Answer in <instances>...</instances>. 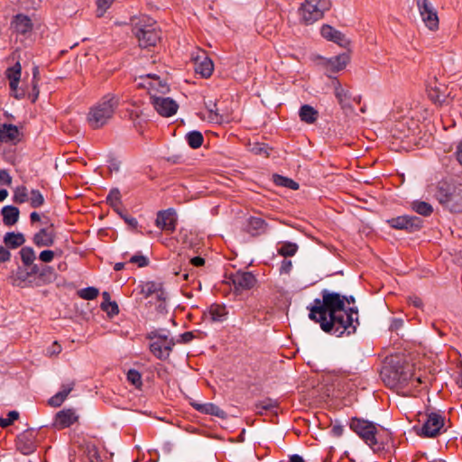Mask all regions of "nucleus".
<instances>
[{
    "mask_svg": "<svg viewBox=\"0 0 462 462\" xmlns=\"http://www.w3.org/2000/svg\"><path fill=\"white\" fill-rule=\"evenodd\" d=\"M457 158L458 162L462 165V143L457 147Z\"/></svg>",
    "mask_w": 462,
    "mask_h": 462,
    "instance_id": "nucleus-64",
    "label": "nucleus"
},
{
    "mask_svg": "<svg viewBox=\"0 0 462 462\" xmlns=\"http://www.w3.org/2000/svg\"><path fill=\"white\" fill-rule=\"evenodd\" d=\"M6 77L8 79H14V81H20L21 65L19 62L6 69Z\"/></svg>",
    "mask_w": 462,
    "mask_h": 462,
    "instance_id": "nucleus-41",
    "label": "nucleus"
},
{
    "mask_svg": "<svg viewBox=\"0 0 462 462\" xmlns=\"http://www.w3.org/2000/svg\"><path fill=\"white\" fill-rule=\"evenodd\" d=\"M77 419L78 417L73 410H62L57 413L55 424L58 428L64 429L72 425Z\"/></svg>",
    "mask_w": 462,
    "mask_h": 462,
    "instance_id": "nucleus-23",
    "label": "nucleus"
},
{
    "mask_svg": "<svg viewBox=\"0 0 462 462\" xmlns=\"http://www.w3.org/2000/svg\"><path fill=\"white\" fill-rule=\"evenodd\" d=\"M151 102L154 109L162 116H171L178 110L177 103L170 97H161L152 94Z\"/></svg>",
    "mask_w": 462,
    "mask_h": 462,
    "instance_id": "nucleus-13",
    "label": "nucleus"
},
{
    "mask_svg": "<svg viewBox=\"0 0 462 462\" xmlns=\"http://www.w3.org/2000/svg\"><path fill=\"white\" fill-rule=\"evenodd\" d=\"M141 293L148 298L152 295H156L159 300H165V292L162 288V283L158 282H146L141 285Z\"/></svg>",
    "mask_w": 462,
    "mask_h": 462,
    "instance_id": "nucleus-20",
    "label": "nucleus"
},
{
    "mask_svg": "<svg viewBox=\"0 0 462 462\" xmlns=\"http://www.w3.org/2000/svg\"><path fill=\"white\" fill-rule=\"evenodd\" d=\"M330 7V0H305L299 10L300 19L306 24H312L321 19Z\"/></svg>",
    "mask_w": 462,
    "mask_h": 462,
    "instance_id": "nucleus-7",
    "label": "nucleus"
},
{
    "mask_svg": "<svg viewBox=\"0 0 462 462\" xmlns=\"http://www.w3.org/2000/svg\"><path fill=\"white\" fill-rule=\"evenodd\" d=\"M410 304L413 305L416 308H421L422 307V300L420 298L417 296H411L409 298Z\"/></svg>",
    "mask_w": 462,
    "mask_h": 462,
    "instance_id": "nucleus-58",
    "label": "nucleus"
},
{
    "mask_svg": "<svg viewBox=\"0 0 462 462\" xmlns=\"http://www.w3.org/2000/svg\"><path fill=\"white\" fill-rule=\"evenodd\" d=\"M119 105V97L114 94L104 96L96 105L90 107L87 122L92 129H98L106 125L113 117Z\"/></svg>",
    "mask_w": 462,
    "mask_h": 462,
    "instance_id": "nucleus-4",
    "label": "nucleus"
},
{
    "mask_svg": "<svg viewBox=\"0 0 462 462\" xmlns=\"http://www.w3.org/2000/svg\"><path fill=\"white\" fill-rule=\"evenodd\" d=\"M140 81L137 83V86L140 88H147L150 93V98L152 99V94H166L169 91V87L167 83L162 80L155 74H146L144 76H140Z\"/></svg>",
    "mask_w": 462,
    "mask_h": 462,
    "instance_id": "nucleus-10",
    "label": "nucleus"
},
{
    "mask_svg": "<svg viewBox=\"0 0 462 462\" xmlns=\"http://www.w3.org/2000/svg\"><path fill=\"white\" fill-rule=\"evenodd\" d=\"M11 27L18 33H25L29 31V16L17 14L14 17Z\"/></svg>",
    "mask_w": 462,
    "mask_h": 462,
    "instance_id": "nucleus-29",
    "label": "nucleus"
},
{
    "mask_svg": "<svg viewBox=\"0 0 462 462\" xmlns=\"http://www.w3.org/2000/svg\"><path fill=\"white\" fill-rule=\"evenodd\" d=\"M133 31L142 48L155 46L161 39V31L155 22H139L134 24Z\"/></svg>",
    "mask_w": 462,
    "mask_h": 462,
    "instance_id": "nucleus-8",
    "label": "nucleus"
},
{
    "mask_svg": "<svg viewBox=\"0 0 462 462\" xmlns=\"http://www.w3.org/2000/svg\"><path fill=\"white\" fill-rule=\"evenodd\" d=\"M1 214L3 222L7 226H13L18 221L19 209L14 206H5L1 210Z\"/></svg>",
    "mask_w": 462,
    "mask_h": 462,
    "instance_id": "nucleus-27",
    "label": "nucleus"
},
{
    "mask_svg": "<svg viewBox=\"0 0 462 462\" xmlns=\"http://www.w3.org/2000/svg\"><path fill=\"white\" fill-rule=\"evenodd\" d=\"M127 380L135 387H140L142 385V375L141 374L134 369H130L127 373Z\"/></svg>",
    "mask_w": 462,
    "mask_h": 462,
    "instance_id": "nucleus-43",
    "label": "nucleus"
},
{
    "mask_svg": "<svg viewBox=\"0 0 462 462\" xmlns=\"http://www.w3.org/2000/svg\"><path fill=\"white\" fill-rule=\"evenodd\" d=\"M182 343H189L194 338L193 332H184L181 336Z\"/></svg>",
    "mask_w": 462,
    "mask_h": 462,
    "instance_id": "nucleus-59",
    "label": "nucleus"
},
{
    "mask_svg": "<svg viewBox=\"0 0 462 462\" xmlns=\"http://www.w3.org/2000/svg\"><path fill=\"white\" fill-rule=\"evenodd\" d=\"M54 258V252L51 250H43L40 253L39 259L43 263H51Z\"/></svg>",
    "mask_w": 462,
    "mask_h": 462,
    "instance_id": "nucleus-52",
    "label": "nucleus"
},
{
    "mask_svg": "<svg viewBox=\"0 0 462 462\" xmlns=\"http://www.w3.org/2000/svg\"><path fill=\"white\" fill-rule=\"evenodd\" d=\"M349 58L346 54L335 56L328 60V67L334 72L342 70L346 68Z\"/></svg>",
    "mask_w": 462,
    "mask_h": 462,
    "instance_id": "nucleus-31",
    "label": "nucleus"
},
{
    "mask_svg": "<svg viewBox=\"0 0 462 462\" xmlns=\"http://www.w3.org/2000/svg\"><path fill=\"white\" fill-rule=\"evenodd\" d=\"M228 280L233 284L236 294L252 289L257 281L252 273L241 271L230 274Z\"/></svg>",
    "mask_w": 462,
    "mask_h": 462,
    "instance_id": "nucleus-11",
    "label": "nucleus"
},
{
    "mask_svg": "<svg viewBox=\"0 0 462 462\" xmlns=\"http://www.w3.org/2000/svg\"><path fill=\"white\" fill-rule=\"evenodd\" d=\"M267 223L260 217H251L247 220L246 231L252 236H260L267 231Z\"/></svg>",
    "mask_w": 462,
    "mask_h": 462,
    "instance_id": "nucleus-24",
    "label": "nucleus"
},
{
    "mask_svg": "<svg viewBox=\"0 0 462 462\" xmlns=\"http://www.w3.org/2000/svg\"><path fill=\"white\" fill-rule=\"evenodd\" d=\"M427 92L429 97L435 103L442 102L444 100L445 92L442 86L437 81L427 85Z\"/></svg>",
    "mask_w": 462,
    "mask_h": 462,
    "instance_id": "nucleus-28",
    "label": "nucleus"
},
{
    "mask_svg": "<svg viewBox=\"0 0 462 462\" xmlns=\"http://www.w3.org/2000/svg\"><path fill=\"white\" fill-rule=\"evenodd\" d=\"M177 217L172 209L160 211L156 217V226L165 231L173 232L176 228Z\"/></svg>",
    "mask_w": 462,
    "mask_h": 462,
    "instance_id": "nucleus-16",
    "label": "nucleus"
},
{
    "mask_svg": "<svg viewBox=\"0 0 462 462\" xmlns=\"http://www.w3.org/2000/svg\"><path fill=\"white\" fill-rule=\"evenodd\" d=\"M151 339H155L158 341H174L172 338H169L168 334L164 331L162 332H152L149 335Z\"/></svg>",
    "mask_w": 462,
    "mask_h": 462,
    "instance_id": "nucleus-51",
    "label": "nucleus"
},
{
    "mask_svg": "<svg viewBox=\"0 0 462 462\" xmlns=\"http://www.w3.org/2000/svg\"><path fill=\"white\" fill-rule=\"evenodd\" d=\"M288 462H304V459L300 455H292L290 457Z\"/></svg>",
    "mask_w": 462,
    "mask_h": 462,
    "instance_id": "nucleus-63",
    "label": "nucleus"
},
{
    "mask_svg": "<svg viewBox=\"0 0 462 462\" xmlns=\"http://www.w3.org/2000/svg\"><path fill=\"white\" fill-rule=\"evenodd\" d=\"M413 365L391 358L386 361L381 370V378L389 387L406 386L410 383L413 386L421 383L420 377H414Z\"/></svg>",
    "mask_w": 462,
    "mask_h": 462,
    "instance_id": "nucleus-2",
    "label": "nucleus"
},
{
    "mask_svg": "<svg viewBox=\"0 0 462 462\" xmlns=\"http://www.w3.org/2000/svg\"><path fill=\"white\" fill-rule=\"evenodd\" d=\"M5 244L11 248H16L25 242V238L21 233L8 232L4 237Z\"/></svg>",
    "mask_w": 462,
    "mask_h": 462,
    "instance_id": "nucleus-32",
    "label": "nucleus"
},
{
    "mask_svg": "<svg viewBox=\"0 0 462 462\" xmlns=\"http://www.w3.org/2000/svg\"><path fill=\"white\" fill-rule=\"evenodd\" d=\"M130 263H135L139 267H145L148 265L149 260L142 254H135L130 258Z\"/></svg>",
    "mask_w": 462,
    "mask_h": 462,
    "instance_id": "nucleus-50",
    "label": "nucleus"
},
{
    "mask_svg": "<svg viewBox=\"0 0 462 462\" xmlns=\"http://www.w3.org/2000/svg\"><path fill=\"white\" fill-rule=\"evenodd\" d=\"M19 130L11 124L0 125V142L8 143L18 139Z\"/></svg>",
    "mask_w": 462,
    "mask_h": 462,
    "instance_id": "nucleus-25",
    "label": "nucleus"
},
{
    "mask_svg": "<svg viewBox=\"0 0 462 462\" xmlns=\"http://www.w3.org/2000/svg\"><path fill=\"white\" fill-rule=\"evenodd\" d=\"M320 32L325 39L333 42L341 47H346L349 44V41L346 39L345 34L328 24L322 25Z\"/></svg>",
    "mask_w": 462,
    "mask_h": 462,
    "instance_id": "nucleus-18",
    "label": "nucleus"
},
{
    "mask_svg": "<svg viewBox=\"0 0 462 462\" xmlns=\"http://www.w3.org/2000/svg\"><path fill=\"white\" fill-rule=\"evenodd\" d=\"M444 427V418L438 413L428 414L425 423L420 427H414L417 434L424 438H435L441 433Z\"/></svg>",
    "mask_w": 462,
    "mask_h": 462,
    "instance_id": "nucleus-9",
    "label": "nucleus"
},
{
    "mask_svg": "<svg viewBox=\"0 0 462 462\" xmlns=\"http://www.w3.org/2000/svg\"><path fill=\"white\" fill-rule=\"evenodd\" d=\"M411 208L421 216L428 217L433 212V208L430 204L425 201L415 200L411 203Z\"/></svg>",
    "mask_w": 462,
    "mask_h": 462,
    "instance_id": "nucleus-35",
    "label": "nucleus"
},
{
    "mask_svg": "<svg viewBox=\"0 0 462 462\" xmlns=\"http://www.w3.org/2000/svg\"><path fill=\"white\" fill-rule=\"evenodd\" d=\"M19 417V413L16 411H9L6 417H0V427L6 428L10 426Z\"/></svg>",
    "mask_w": 462,
    "mask_h": 462,
    "instance_id": "nucleus-42",
    "label": "nucleus"
},
{
    "mask_svg": "<svg viewBox=\"0 0 462 462\" xmlns=\"http://www.w3.org/2000/svg\"><path fill=\"white\" fill-rule=\"evenodd\" d=\"M321 295L322 300H314L310 309V319L319 322L325 332L337 337L354 333L355 322L358 324L357 310L349 308L346 310L344 299L339 293L323 290Z\"/></svg>",
    "mask_w": 462,
    "mask_h": 462,
    "instance_id": "nucleus-1",
    "label": "nucleus"
},
{
    "mask_svg": "<svg viewBox=\"0 0 462 462\" xmlns=\"http://www.w3.org/2000/svg\"><path fill=\"white\" fill-rule=\"evenodd\" d=\"M291 261L283 260L281 266V271L284 273H289L291 268Z\"/></svg>",
    "mask_w": 462,
    "mask_h": 462,
    "instance_id": "nucleus-61",
    "label": "nucleus"
},
{
    "mask_svg": "<svg viewBox=\"0 0 462 462\" xmlns=\"http://www.w3.org/2000/svg\"><path fill=\"white\" fill-rule=\"evenodd\" d=\"M389 225L395 229L417 230L421 226V219L414 216H400L388 220Z\"/></svg>",
    "mask_w": 462,
    "mask_h": 462,
    "instance_id": "nucleus-14",
    "label": "nucleus"
},
{
    "mask_svg": "<svg viewBox=\"0 0 462 462\" xmlns=\"http://www.w3.org/2000/svg\"><path fill=\"white\" fill-rule=\"evenodd\" d=\"M48 183L41 180L36 188L31 189V208H41L45 204V199L49 194Z\"/></svg>",
    "mask_w": 462,
    "mask_h": 462,
    "instance_id": "nucleus-17",
    "label": "nucleus"
},
{
    "mask_svg": "<svg viewBox=\"0 0 462 462\" xmlns=\"http://www.w3.org/2000/svg\"><path fill=\"white\" fill-rule=\"evenodd\" d=\"M421 19L424 23V24L430 29V30H436L439 27V18L437 12L434 10L430 11V13L425 14L424 16H421Z\"/></svg>",
    "mask_w": 462,
    "mask_h": 462,
    "instance_id": "nucleus-37",
    "label": "nucleus"
},
{
    "mask_svg": "<svg viewBox=\"0 0 462 462\" xmlns=\"http://www.w3.org/2000/svg\"><path fill=\"white\" fill-rule=\"evenodd\" d=\"M298 250V245L294 243L285 242L278 248V254L282 256H293Z\"/></svg>",
    "mask_w": 462,
    "mask_h": 462,
    "instance_id": "nucleus-38",
    "label": "nucleus"
},
{
    "mask_svg": "<svg viewBox=\"0 0 462 462\" xmlns=\"http://www.w3.org/2000/svg\"><path fill=\"white\" fill-rule=\"evenodd\" d=\"M190 263L194 266H202L205 263V260L200 256H196L190 259Z\"/></svg>",
    "mask_w": 462,
    "mask_h": 462,
    "instance_id": "nucleus-60",
    "label": "nucleus"
},
{
    "mask_svg": "<svg viewBox=\"0 0 462 462\" xmlns=\"http://www.w3.org/2000/svg\"><path fill=\"white\" fill-rule=\"evenodd\" d=\"M174 345H175L174 341L154 340L150 345V350L157 358L165 360L170 356V354H171Z\"/></svg>",
    "mask_w": 462,
    "mask_h": 462,
    "instance_id": "nucleus-19",
    "label": "nucleus"
},
{
    "mask_svg": "<svg viewBox=\"0 0 462 462\" xmlns=\"http://www.w3.org/2000/svg\"><path fill=\"white\" fill-rule=\"evenodd\" d=\"M20 256L23 263L22 266H18L17 271L13 275V283L19 287L28 286L29 278V246H24L20 251Z\"/></svg>",
    "mask_w": 462,
    "mask_h": 462,
    "instance_id": "nucleus-12",
    "label": "nucleus"
},
{
    "mask_svg": "<svg viewBox=\"0 0 462 462\" xmlns=\"http://www.w3.org/2000/svg\"><path fill=\"white\" fill-rule=\"evenodd\" d=\"M194 69L196 73L200 74L203 78H208L211 76L214 65L212 60L203 54L202 57H197L194 63Z\"/></svg>",
    "mask_w": 462,
    "mask_h": 462,
    "instance_id": "nucleus-21",
    "label": "nucleus"
},
{
    "mask_svg": "<svg viewBox=\"0 0 462 462\" xmlns=\"http://www.w3.org/2000/svg\"><path fill=\"white\" fill-rule=\"evenodd\" d=\"M190 404L196 411L201 413L214 415L221 419H225L226 417V413L214 403H199L196 402H190Z\"/></svg>",
    "mask_w": 462,
    "mask_h": 462,
    "instance_id": "nucleus-22",
    "label": "nucleus"
},
{
    "mask_svg": "<svg viewBox=\"0 0 462 462\" xmlns=\"http://www.w3.org/2000/svg\"><path fill=\"white\" fill-rule=\"evenodd\" d=\"M208 314L213 322H223L226 320L228 311L226 306L220 304H212L208 311Z\"/></svg>",
    "mask_w": 462,
    "mask_h": 462,
    "instance_id": "nucleus-26",
    "label": "nucleus"
},
{
    "mask_svg": "<svg viewBox=\"0 0 462 462\" xmlns=\"http://www.w3.org/2000/svg\"><path fill=\"white\" fill-rule=\"evenodd\" d=\"M436 199L451 212H462V183L455 179H444L438 182Z\"/></svg>",
    "mask_w": 462,
    "mask_h": 462,
    "instance_id": "nucleus-3",
    "label": "nucleus"
},
{
    "mask_svg": "<svg viewBox=\"0 0 462 462\" xmlns=\"http://www.w3.org/2000/svg\"><path fill=\"white\" fill-rule=\"evenodd\" d=\"M31 227L36 231L32 242L37 247H50L55 242L54 226L45 213L31 212Z\"/></svg>",
    "mask_w": 462,
    "mask_h": 462,
    "instance_id": "nucleus-5",
    "label": "nucleus"
},
{
    "mask_svg": "<svg viewBox=\"0 0 462 462\" xmlns=\"http://www.w3.org/2000/svg\"><path fill=\"white\" fill-rule=\"evenodd\" d=\"M273 181L276 185L281 187L289 188L293 190H297L299 189V184L296 181L282 175H273Z\"/></svg>",
    "mask_w": 462,
    "mask_h": 462,
    "instance_id": "nucleus-36",
    "label": "nucleus"
},
{
    "mask_svg": "<svg viewBox=\"0 0 462 462\" xmlns=\"http://www.w3.org/2000/svg\"><path fill=\"white\" fill-rule=\"evenodd\" d=\"M120 200H121V194H120L119 189H111L106 197L107 203L113 208H117L120 205Z\"/></svg>",
    "mask_w": 462,
    "mask_h": 462,
    "instance_id": "nucleus-40",
    "label": "nucleus"
},
{
    "mask_svg": "<svg viewBox=\"0 0 462 462\" xmlns=\"http://www.w3.org/2000/svg\"><path fill=\"white\" fill-rule=\"evenodd\" d=\"M14 199L15 202L23 203L27 200V190L25 187H18L14 190Z\"/></svg>",
    "mask_w": 462,
    "mask_h": 462,
    "instance_id": "nucleus-49",
    "label": "nucleus"
},
{
    "mask_svg": "<svg viewBox=\"0 0 462 462\" xmlns=\"http://www.w3.org/2000/svg\"><path fill=\"white\" fill-rule=\"evenodd\" d=\"M277 407V402L272 399L263 400L256 404L259 412L263 411H271Z\"/></svg>",
    "mask_w": 462,
    "mask_h": 462,
    "instance_id": "nucleus-46",
    "label": "nucleus"
},
{
    "mask_svg": "<svg viewBox=\"0 0 462 462\" xmlns=\"http://www.w3.org/2000/svg\"><path fill=\"white\" fill-rule=\"evenodd\" d=\"M61 352V346L58 342H53L52 345L47 349V355L50 356H57Z\"/></svg>",
    "mask_w": 462,
    "mask_h": 462,
    "instance_id": "nucleus-54",
    "label": "nucleus"
},
{
    "mask_svg": "<svg viewBox=\"0 0 462 462\" xmlns=\"http://www.w3.org/2000/svg\"><path fill=\"white\" fill-rule=\"evenodd\" d=\"M12 183V177L6 170H0V185L9 186Z\"/></svg>",
    "mask_w": 462,
    "mask_h": 462,
    "instance_id": "nucleus-53",
    "label": "nucleus"
},
{
    "mask_svg": "<svg viewBox=\"0 0 462 462\" xmlns=\"http://www.w3.org/2000/svg\"><path fill=\"white\" fill-rule=\"evenodd\" d=\"M10 259V252L3 247L0 246V263H5Z\"/></svg>",
    "mask_w": 462,
    "mask_h": 462,
    "instance_id": "nucleus-56",
    "label": "nucleus"
},
{
    "mask_svg": "<svg viewBox=\"0 0 462 462\" xmlns=\"http://www.w3.org/2000/svg\"><path fill=\"white\" fill-rule=\"evenodd\" d=\"M417 8L420 12V16H424L425 14L430 13V11L434 10V7L428 0H415Z\"/></svg>",
    "mask_w": 462,
    "mask_h": 462,
    "instance_id": "nucleus-45",
    "label": "nucleus"
},
{
    "mask_svg": "<svg viewBox=\"0 0 462 462\" xmlns=\"http://www.w3.org/2000/svg\"><path fill=\"white\" fill-rule=\"evenodd\" d=\"M186 141L192 149L199 148L204 141V137L199 131H191L186 134Z\"/></svg>",
    "mask_w": 462,
    "mask_h": 462,
    "instance_id": "nucleus-34",
    "label": "nucleus"
},
{
    "mask_svg": "<svg viewBox=\"0 0 462 462\" xmlns=\"http://www.w3.org/2000/svg\"><path fill=\"white\" fill-rule=\"evenodd\" d=\"M101 308L110 315H116L119 312V309L116 301H103L101 303Z\"/></svg>",
    "mask_w": 462,
    "mask_h": 462,
    "instance_id": "nucleus-48",
    "label": "nucleus"
},
{
    "mask_svg": "<svg viewBox=\"0 0 462 462\" xmlns=\"http://www.w3.org/2000/svg\"><path fill=\"white\" fill-rule=\"evenodd\" d=\"M73 389V383L63 385L62 390L57 393L49 400V404L52 407H59L65 401L67 396Z\"/></svg>",
    "mask_w": 462,
    "mask_h": 462,
    "instance_id": "nucleus-30",
    "label": "nucleus"
},
{
    "mask_svg": "<svg viewBox=\"0 0 462 462\" xmlns=\"http://www.w3.org/2000/svg\"><path fill=\"white\" fill-rule=\"evenodd\" d=\"M79 295L84 300H94L98 295V290L94 287H88L80 290Z\"/></svg>",
    "mask_w": 462,
    "mask_h": 462,
    "instance_id": "nucleus-44",
    "label": "nucleus"
},
{
    "mask_svg": "<svg viewBox=\"0 0 462 462\" xmlns=\"http://www.w3.org/2000/svg\"><path fill=\"white\" fill-rule=\"evenodd\" d=\"M252 151L256 153V154H260V153H266V149L263 146V144H259V143H256L254 145V148H252Z\"/></svg>",
    "mask_w": 462,
    "mask_h": 462,
    "instance_id": "nucleus-62",
    "label": "nucleus"
},
{
    "mask_svg": "<svg viewBox=\"0 0 462 462\" xmlns=\"http://www.w3.org/2000/svg\"><path fill=\"white\" fill-rule=\"evenodd\" d=\"M300 117L301 121L312 124L317 120L318 112L312 106L304 105L300 109Z\"/></svg>",
    "mask_w": 462,
    "mask_h": 462,
    "instance_id": "nucleus-33",
    "label": "nucleus"
},
{
    "mask_svg": "<svg viewBox=\"0 0 462 462\" xmlns=\"http://www.w3.org/2000/svg\"><path fill=\"white\" fill-rule=\"evenodd\" d=\"M335 94H336L337 100L341 104L343 103L344 99L347 97V93L340 86L336 88Z\"/></svg>",
    "mask_w": 462,
    "mask_h": 462,
    "instance_id": "nucleus-55",
    "label": "nucleus"
},
{
    "mask_svg": "<svg viewBox=\"0 0 462 462\" xmlns=\"http://www.w3.org/2000/svg\"><path fill=\"white\" fill-rule=\"evenodd\" d=\"M28 436L27 431L23 432L17 437L16 448L23 455L29 454V445L27 444Z\"/></svg>",
    "mask_w": 462,
    "mask_h": 462,
    "instance_id": "nucleus-39",
    "label": "nucleus"
},
{
    "mask_svg": "<svg viewBox=\"0 0 462 462\" xmlns=\"http://www.w3.org/2000/svg\"><path fill=\"white\" fill-rule=\"evenodd\" d=\"M350 428L355 431L374 451H380L383 448L382 442L377 438L376 426L368 420L353 418Z\"/></svg>",
    "mask_w": 462,
    "mask_h": 462,
    "instance_id": "nucleus-6",
    "label": "nucleus"
},
{
    "mask_svg": "<svg viewBox=\"0 0 462 462\" xmlns=\"http://www.w3.org/2000/svg\"><path fill=\"white\" fill-rule=\"evenodd\" d=\"M48 78L41 74L39 67H34L32 69V89L31 92V102H34L42 90L49 91L47 87Z\"/></svg>",
    "mask_w": 462,
    "mask_h": 462,
    "instance_id": "nucleus-15",
    "label": "nucleus"
},
{
    "mask_svg": "<svg viewBox=\"0 0 462 462\" xmlns=\"http://www.w3.org/2000/svg\"><path fill=\"white\" fill-rule=\"evenodd\" d=\"M331 432L335 437H340L344 432V427L339 424H335L331 428Z\"/></svg>",
    "mask_w": 462,
    "mask_h": 462,
    "instance_id": "nucleus-57",
    "label": "nucleus"
},
{
    "mask_svg": "<svg viewBox=\"0 0 462 462\" xmlns=\"http://www.w3.org/2000/svg\"><path fill=\"white\" fill-rule=\"evenodd\" d=\"M115 0H97V15L101 17L104 15L106 11L111 6Z\"/></svg>",
    "mask_w": 462,
    "mask_h": 462,
    "instance_id": "nucleus-47",
    "label": "nucleus"
}]
</instances>
